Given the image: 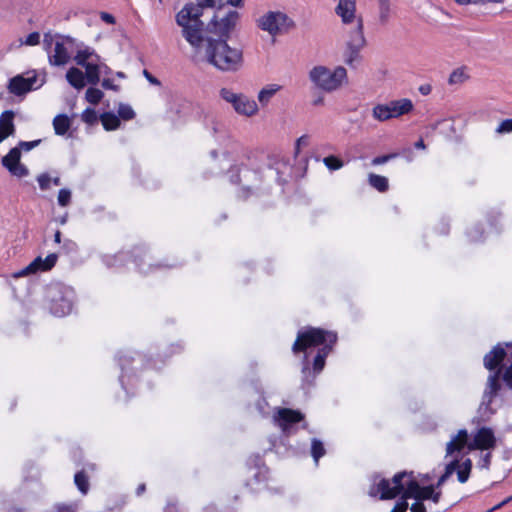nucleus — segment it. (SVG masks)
I'll return each instance as SVG.
<instances>
[{
	"instance_id": "nucleus-28",
	"label": "nucleus",
	"mask_w": 512,
	"mask_h": 512,
	"mask_svg": "<svg viewBox=\"0 0 512 512\" xmlns=\"http://www.w3.org/2000/svg\"><path fill=\"white\" fill-rule=\"evenodd\" d=\"M369 184L379 192H385L389 188L388 179L384 176L371 173L368 177Z\"/></svg>"
},
{
	"instance_id": "nucleus-47",
	"label": "nucleus",
	"mask_w": 512,
	"mask_h": 512,
	"mask_svg": "<svg viewBox=\"0 0 512 512\" xmlns=\"http://www.w3.org/2000/svg\"><path fill=\"white\" fill-rule=\"evenodd\" d=\"M309 144V136L302 135L296 140L295 143V156H297L300 152L301 147H305Z\"/></svg>"
},
{
	"instance_id": "nucleus-56",
	"label": "nucleus",
	"mask_w": 512,
	"mask_h": 512,
	"mask_svg": "<svg viewBox=\"0 0 512 512\" xmlns=\"http://www.w3.org/2000/svg\"><path fill=\"white\" fill-rule=\"evenodd\" d=\"M410 510L411 512H426L424 504L420 501H417L416 503L412 504Z\"/></svg>"
},
{
	"instance_id": "nucleus-17",
	"label": "nucleus",
	"mask_w": 512,
	"mask_h": 512,
	"mask_svg": "<svg viewBox=\"0 0 512 512\" xmlns=\"http://www.w3.org/2000/svg\"><path fill=\"white\" fill-rule=\"evenodd\" d=\"M506 356V351L500 345L495 346L488 354L484 357V366L486 369L492 371L496 369Z\"/></svg>"
},
{
	"instance_id": "nucleus-31",
	"label": "nucleus",
	"mask_w": 512,
	"mask_h": 512,
	"mask_svg": "<svg viewBox=\"0 0 512 512\" xmlns=\"http://www.w3.org/2000/svg\"><path fill=\"white\" fill-rule=\"evenodd\" d=\"M372 115L376 120L381 122L392 119L387 104L376 105L372 110Z\"/></svg>"
},
{
	"instance_id": "nucleus-24",
	"label": "nucleus",
	"mask_w": 512,
	"mask_h": 512,
	"mask_svg": "<svg viewBox=\"0 0 512 512\" xmlns=\"http://www.w3.org/2000/svg\"><path fill=\"white\" fill-rule=\"evenodd\" d=\"M379 7V23L381 25H386L392 16V1L391 0H378Z\"/></svg>"
},
{
	"instance_id": "nucleus-57",
	"label": "nucleus",
	"mask_w": 512,
	"mask_h": 512,
	"mask_svg": "<svg viewBox=\"0 0 512 512\" xmlns=\"http://www.w3.org/2000/svg\"><path fill=\"white\" fill-rule=\"evenodd\" d=\"M100 18L106 22L107 24H114L115 23V18L113 15L109 14V13H106V12H102L100 14Z\"/></svg>"
},
{
	"instance_id": "nucleus-5",
	"label": "nucleus",
	"mask_w": 512,
	"mask_h": 512,
	"mask_svg": "<svg viewBox=\"0 0 512 512\" xmlns=\"http://www.w3.org/2000/svg\"><path fill=\"white\" fill-rule=\"evenodd\" d=\"M309 80L317 88L325 92H333L339 89L347 80V71L343 66L330 69L326 66L318 65L309 71Z\"/></svg>"
},
{
	"instance_id": "nucleus-48",
	"label": "nucleus",
	"mask_w": 512,
	"mask_h": 512,
	"mask_svg": "<svg viewBox=\"0 0 512 512\" xmlns=\"http://www.w3.org/2000/svg\"><path fill=\"white\" fill-rule=\"evenodd\" d=\"M396 156H397L396 154H388V155L375 157L372 160V165H382V164L388 162L389 160L395 158Z\"/></svg>"
},
{
	"instance_id": "nucleus-23",
	"label": "nucleus",
	"mask_w": 512,
	"mask_h": 512,
	"mask_svg": "<svg viewBox=\"0 0 512 512\" xmlns=\"http://www.w3.org/2000/svg\"><path fill=\"white\" fill-rule=\"evenodd\" d=\"M66 79L75 89L80 90L85 86L84 73L78 68H70L66 73Z\"/></svg>"
},
{
	"instance_id": "nucleus-11",
	"label": "nucleus",
	"mask_w": 512,
	"mask_h": 512,
	"mask_svg": "<svg viewBox=\"0 0 512 512\" xmlns=\"http://www.w3.org/2000/svg\"><path fill=\"white\" fill-rule=\"evenodd\" d=\"M496 446V437L489 427H481L475 433L472 442L468 443V449L472 450H491Z\"/></svg>"
},
{
	"instance_id": "nucleus-10",
	"label": "nucleus",
	"mask_w": 512,
	"mask_h": 512,
	"mask_svg": "<svg viewBox=\"0 0 512 512\" xmlns=\"http://www.w3.org/2000/svg\"><path fill=\"white\" fill-rule=\"evenodd\" d=\"M500 374L501 370L498 369L496 372L488 376L486 387L483 392L480 410L485 409V411H488L490 414L494 413V410L491 408L493 399L498 395V392L501 389Z\"/></svg>"
},
{
	"instance_id": "nucleus-42",
	"label": "nucleus",
	"mask_w": 512,
	"mask_h": 512,
	"mask_svg": "<svg viewBox=\"0 0 512 512\" xmlns=\"http://www.w3.org/2000/svg\"><path fill=\"white\" fill-rule=\"evenodd\" d=\"M61 303H62L61 304V307H62L61 310H59L57 308L56 304L53 305V307H52L53 314L58 316V317L64 316L65 314H67V313H69L71 311V305H70V303L68 301L62 299Z\"/></svg>"
},
{
	"instance_id": "nucleus-46",
	"label": "nucleus",
	"mask_w": 512,
	"mask_h": 512,
	"mask_svg": "<svg viewBox=\"0 0 512 512\" xmlns=\"http://www.w3.org/2000/svg\"><path fill=\"white\" fill-rule=\"evenodd\" d=\"M460 5L502 3L504 0H455Z\"/></svg>"
},
{
	"instance_id": "nucleus-7",
	"label": "nucleus",
	"mask_w": 512,
	"mask_h": 512,
	"mask_svg": "<svg viewBox=\"0 0 512 512\" xmlns=\"http://www.w3.org/2000/svg\"><path fill=\"white\" fill-rule=\"evenodd\" d=\"M239 17V13L234 10L229 11L221 19H218L217 16H214L207 24L206 32L218 36L217 39H225L227 41L232 30L236 26Z\"/></svg>"
},
{
	"instance_id": "nucleus-18",
	"label": "nucleus",
	"mask_w": 512,
	"mask_h": 512,
	"mask_svg": "<svg viewBox=\"0 0 512 512\" xmlns=\"http://www.w3.org/2000/svg\"><path fill=\"white\" fill-rule=\"evenodd\" d=\"M387 107L391 114V118H398L412 111L413 103L410 99L403 98L399 100L390 101L389 103H387Z\"/></svg>"
},
{
	"instance_id": "nucleus-64",
	"label": "nucleus",
	"mask_w": 512,
	"mask_h": 512,
	"mask_svg": "<svg viewBox=\"0 0 512 512\" xmlns=\"http://www.w3.org/2000/svg\"><path fill=\"white\" fill-rule=\"evenodd\" d=\"M419 91L421 94L427 95L431 92V87L430 85H422L420 86Z\"/></svg>"
},
{
	"instance_id": "nucleus-53",
	"label": "nucleus",
	"mask_w": 512,
	"mask_h": 512,
	"mask_svg": "<svg viewBox=\"0 0 512 512\" xmlns=\"http://www.w3.org/2000/svg\"><path fill=\"white\" fill-rule=\"evenodd\" d=\"M302 373H303L304 381L311 382L309 380V376L311 374V371H310V368H309V365H308L307 355H305V357H304V365H303Z\"/></svg>"
},
{
	"instance_id": "nucleus-50",
	"label": "nucleus",
	"mask_w": 512,
	"mask_h": 512,
	"mask_svg": "<svg viewBox=\"0 0 512 512\" xmlns=\"http://www.w3.org/2000/svg\"><path fill=\"white\" fill-rule=\"evenodd\" d=\"M457 478H458V481L460 483H465L468 481L469 479V476H470V472L467 471V469H461V468H457Z\"/></svg>"
},
{
	"instance_id": "nucleus-58",
	"label": "nucleus",
	"mask_w": 512,
	"mask_h": 512,
	"mask_svg": "<svg viewBox=\"0 0 512 512\" xmlns=\"http://www.w3.org/2000/svg\"><path fill=\"white\" fill-rule=\"evenodd\" d=\"M131 357L127 356V355H121L119 356V364H120V367L122 369V371L125 370V365L130 363L131 362Z\"/></svg>"
},
{
	"instance_id": "nucleus-15",
	"label": "nucleus",
	"mask_w": 512,
	"mask_h": 512,
	"mask_svg": "<svg viewBox=\"0 0 512 512\" xmlns=\"http://www.w3.org/2000/svg\"><path fill=\"white\" fill-rule=\"evenodd\" d=\"M335 11L336 14L341 17L342 22L345 24H350L353 22L357 24V19L362 18L361 16H356L355 0H339ZM355 29H357V25H355Z\"/></svg>"
},
{
	"instance_id": "nucleus-44",
	"label": "nucleus",
	"mask_w": 512,
	"mask_h": 512,
	"mask_svg": "<svg viewBox=\"0 0 512 512\" xmlns=\"http://www.w3.org/2000/svg\"><path fill=\"white\" fill-rule=\"evenodd\" d=\"M512 132V119L503 120L496 128V133L504 134Z\"/></svg>"
},
{
	"instance_id": "nucleus-21",
	"label": "nucleus",
	"mask_w": 512,
	"mask_h": 512,
	"mask_svg": "<svg viewBox=\"0 0 512 512\" xmlns=\"http://www.w3.org/2000/svg\"><path fill=\"white\" fill-rule=\"evenodd\" d=\"M85 68V79L91 85H96L100 80L101 74V65L97 60L90 61L87 65L83 66Z\"/></svg>"
},
{
	"instance_id": "nucleus-52",
	"label": "nucleus",
	"mask_w": 512,
	"mask_h": 512,
	"mask_svg": "<svg viewBox=\"0 0 512 512\" xmlns=\"http://www.w3.org/2000/svg\"><path fill=\"white\" fill-rule=\"evenodd\" d=\"M503 380L509 386L512 388V364L505 370L503 374Z\"/></svg>"
},
{
	"instance_id": "nucleus-6",
	"label": "nucleus",
	"mask_w": 512,
	"mask_h": 512,
	"mask_svg": "<svg viewBox=\"0 0 512 512\" xmlns=\"http://www.w3.org/2000/svg\"><path fill=\"white\" fill-rule=\"evenodd\" d=\"M257 27L275 37L290 32L296 27L295 21L283 11L269 10L256 19Z\"/></svg>"
},
{
	"instance_id": "nucleus-25",
	"label": "nucleus",
	"mask_w": 512,
	"mask_h": 512,
	"mask_svg": "<svg viewBox=\"0 0 512 512\" xmlns=\"http://www.w3.org/2000/svg\"><path fill=\"white\" fill-rule=\"evenodd\" d=\"M74 60L78 65L83 67L92 60L100 61V57L95 53L93 49L87 47L83 50H79L75 55Z\"/></svg>"
},
{
	"instance_id": "nucleus-35",
	"label": "nucleus",
	"mask_w": 512,
	"mask_h": 512,
	"mask_svg": "<svg viewBox=\"0 0 512 512\" xmlns=\"http://www.w3.org/2000/svg\"><path fill=\"white\" fill-rule=\"evenodd\" d=\"M103 96L104 93L100 89L94 87L88 88L85 93V99L93 105H97L102 100Z\"/></svg>"
},
{
	"instance_id": "nucleus-63",
	"label": "nucleus",
	"mask_w": 512,
	"mask_h": 512,
	"mask_svg": "<svg viewBox=\"0 0 512 512\" xmlns=\"http://www.w3.org/2000/svg\"><path fill=\"white\" fill-rule=\"evenodd\" d=\"M101 65V73L104 74V75H110L112 73V70L110 67H108L106 64L104 63H100Z\"/></svg>"
},
{
	"instance_id": "nucleus-9",
	"label": "nucleus",
	"mask_w": 512,
	"mask_h": 512,
	"mask_svg": "<svg viewBox=\"0 0 512 512\" xmlns=\"http://www.w3.org/2000/svg\"><path fill=\"white\" fill-rule=\"evenodd\" d=\"M220 96L226 102L231 103L238 114L252 116L258 111L255 100L250 99L244 94H237L228 88H222L220 90Z\"/></svg>"
},
{
	"instance_id": "nucleus-40",
	"label": "nucleus",
	"mask_w": 512,
	"mask_h": 512,
	"mask_svg": "<svg viewBox=\"0 0 512 512\" xmlns=\"http://www.w3.org/2000/svg\"><path fill=\"white\" fill-rule=\"evenodd\" d=\"M37 181L41 190L46 191L51 188L52 178L48 173H42L37 177Z\"/></svg>"
},
{
	"instance_id": "nucleus-59",
	"label": "nucleus",
	"mask_w": 512,
	"mask_h": 512,
	"mask_svg": "<svg viewBox=\"0 0 512 512\" xmlns=\"http://www.w3.org/2000/svg\"><path fill=\"white\" fill-rule=\"evenodd\" d=\"M198 3H202L209 8H214L216 5L221 2V0H196Z\"/></svg>"
},
{
	"instance_id": "nucleus-27",
	"label": "nucleus",
	"mask_w": 512,
	"mask_h": 512,
	"mask_svg": "<svg viewBox=\"0 0 512 512\" xmlns=\"http://www.w3.org/2000/svg\"><path fill=\"white\" fill-rule=\"evenodd\" d=\"M280 86L277 84H270L261 89L258 93V101L262 106L268 104L270 99L280 90Z\"/></svg>"
},
{
	"instance_id": "nucleus-36",
	"label": "nucleus",
	"mask_w": 512,
	"mask_h": 512,
	"mask_svg": "<svg viewBox=\"0 0 512 512\" xmlns=\"http://www.w3.org/2000/svg\"><path fill=\"white\" fill-rule=\"evenodd\" d=\"M323 163L329 170H338L343 167L344 163L336 156H327L323 159Z\"/></svg>"
},
{
	"instance_id": "nucleus-51",
	"label": "nucleus",
	"mask_w": 512,
	"mask_h": 512,
	"mask_svg": "<svg viewBox=\"0 0 512 512\" xmlns=\"http://www.w3.org/2000/svg\"><path fill=\"white\" fill-rule=\"evenodd\" d=\"M102 87L104 89H108V90H113V91H118L119 90V86L118 85H115L113 83V81L109 78H104L103 81H102Z\"/></svg>"
},
{
	"instance_id": "nucleus-55",
	"label": "nucleus",
	"mask_w": 512,
	"mask_h": 512,
	"mask_svg": "<svg viewBox=\"0 0 512 512\" xmlns=\"http://www.w3.org/2000/svg\"><path fill=\"white\" fill-rule=\"evenodd\" d=\"M491 457L492 455L490 452L486 453L480 461V467L488 469L491 463Z\"/></svg>"
},
{
	"instance_id": "nucleus-8",
	"label": "nucleus",
	"mask_w": 512,
	"mask_h": 512,
	"mask_svg": "<svg viewBox=\"0 0 512 512\" xmlns=\"http://www.w3.org/2000/svg\"><path fill=\"white\" fill-rule=\"evenodd\" d=\"M366 39L363 33V20L357 19V29H355L347 42L346 51L344 53V61L352 66L360 61V51L365 47Z\"/></svg>"
},
{
	"instance_id": "nucleus-62",
	"label": "nucleus",
	"mask_w": 512,
	"mask_h": 512,
	"mask_svg": "<svg viewBox=\"0 0 512 512\" xmlns=\"http://www.w3.org/2000/svg\"><path fill=\"white\" fill-rule=\"evenodd\" d=\"M440 497H441V492L440 491L435 492V490H433L432 496L430 497L429 500H432L434 503L437 504L440 501Z\"/></svg>"
},
{
	"instance_id": "nucleus-19",
	"label": "nucleus",
	"mask_w": 512,
	"mask_h": 512,
	"mask_svg": "<svg viewBox=\"0 0 512 512\" xmlns=\"http://www.w3.org/2000/svg\"><path fill=\"white\" fill-rule=\"evenodd\" d=\"M14 112L11 110L4 111L0 116V143L4 141L8 136H11L15 132V126L13 123Z\"/></svg>"
},
{
	"instance_id": "nucleus-37",
	"label": "nucleus",
	"mask_w": 512,
	"mask_h": 512,
	"mask_svg": "<svg viewBox=\"0 0 512 512\" xmlns=\"http://www.w3.org/2000/svg\"><path fill=\"white\" fill-rule=\"evenodd\" d=\"M118 115L124 120H131L135 117V112L128 104H120L118 107Z\"/></svg>"
},
{
	"instance_id": "nucleus-3",
	"label": "nucleus",
	"mask_w": 512,
	"mask_h": 512,
	"mask_svg": "<svg viewBox=\"0 0 512 512\" xmlns=\"http://www.w3.org/2000/svg\"><path fill=\"white\" fill-rule=\"evenodd\" d=\"M205 57L208 63L221 71H237L243 65V51L228 45L225 39L204 37Z\"/></svg>"
},
{
	"instance_id": "nucleus-38",
	"label": "nucleus",
	"mask_w": 512,
	"mask_h": 512,
	"mask_svg": "<svg viewBox=\"0 0 512 512\" xmlns=\"http://www.w3.org/2000/svg\"><path fill=\"white\" fill-rule=\"evenodd\" d=\"M81 119L83 122L92 125L97 122V113L92 108H86L82 112Z\"/></svg>"
},
{
	"instance_id": "nucleus-45",
	"label": "nucleus",
	"mask_w": 512,
	"mask_h": 512,
	"mask_svg": "<svg viewBox=\"0 0 512 512\" xmlns=\"http://www.w3.org/2000/svg\"><path fill=\"white\" fill-rule=\"evenodd\" d=\"M40 43V34L38 32H32L30 33L25 41L23 42V44L27 45V46H35V45H38Z\"/></svg>"
},
{
	"instance_id": "nucleus-34",
	"label": "nucleus",
	"mask_w": 512,
	"mask_h": 512,
	"mask_svg": "<svg viewBox=\"0 0 512 512\" xmlns=\"http://www.w3.org/2000/svg\"><path fill=\"white\" fill-rule=\"evenodd\" d=\"M325 454V448H324V445L323 443L314 438L312 439V442H311V455L314 459V461L316 462V464H318V461L319 459Z\"/></svg>"
},
{
	"instance_id": "nucleus-41",
	"label": "nucleus",
	"mask_w": 512,
	"mask_h": 512,
	"mask_svg": "<svg viewBox=\"0 0 512 512\" xmlns=\"http://www.w3.org/2000/svg\"><path fill=\"white\" fill-rule=\"evenodd\" d=\"M25 81L27 82V85L29 87V91H31L32 89H37L39 87H41L44 83L43 80H41L39 83H38V77H37V74L35 72H32L31 75H28L27 77H24Z\"/></svg>"
},
{
	"instance_id": "nucleus-12",
	"label": "nucleus",
	"mask_w": 512,
	"mask_h": 512,
	"mask_svg": "<svg viewBox=\"0 0 512 512\" xmlns=\"http://www.w3.org/2000/svg\"><path fill=\"white\" fill-rule=\"evenodd\" d=\"M21 151L18 147L12 148L7 155L2 158V165L13 175L19 178L28 175L26 166L21 164Z\"/></svg>"
},
{
	"instance_id": "nucleus-43",
	"label": "nucleus",
	"mask_w": 512,
	"mask_h": 512,
	"mask_svg": "<svg viewBox=\"0 0 512 512\" xmlns=\"http://www.w3.org/2000/svg\"><path fill=\"white\" fill-rule=\"evenodd\" d=\"M400 495L401 500L396 503L391 512H406V510L408 509V498H405V489L401 492Z\"/></svg>"
},
{
	"instance_id": "nucleus-16",
	"label": "nucleus",
	"mask_w": 512,
	"mask_h": 512,
	"mask_svg": "<svg viewBox=\"0 0 512 512\" xmlns=\"http://www.w3.org/2000/svg\"><path fill=\"white\" fill-rule=\"evenodd\" d=\"M303 418L304 415L301 412L289 408L278 409L275 416V420L284 432H287L292 424L302 421Z\"/></svg>"
},
{
	"instance_id": "nucleus-39",
	"label": "nucleus",
	"mask_w": 512,
	"mask_h": 512,
	"mask_svg": "<svg viewBox=\"0 0 512 512\" xmlns=\"http://www.w3.org/2000/svg\"><path fill=\"white\" fill-rule=\"evenodd\" d=\"M71 202V191L69 189L63 188L59 190L58 193V204L62 207H66Z\"/></svg>"
},
{
	"instance_id": "nucleus-29",
	"label": "nucleus",
	"mask_w": 512,
	"mask_h": 512,
	"mask_svg": "<svg viewBox=\"0 0 512 512\" xmlns=\"http://www.w3.org/2000/svg\"><path fill=\"white\" fill-rule=\"evenodd\" d=\"M101 122L107 131L115 130L120 125L119 118L115 114L109 112L101 115Z\"/></svg>"
},
{
	"instance_id": "nucleus-32",
	"label": "nucleus",
	"mask_w": 512,
	"mask_h": 512,
	"mask_svg": "<svg viewBox=\"0 0 512 512\" xmlns=\"http://www.w3.org/2000/svg\"><path fill=\"white\" fill-rule=\"evenodd\" d=\"M74 482L79 491L82 494H87L89 490V481L87 475L84 473V471H79L74 476Z\"/></svg>"
},
{
	"instance_id": "nucleus-60",
	"label": "nucleus",
	"mask_w": 512,
	"mask_h": 512,
	"mask_svg": "<svg viewBox=\"0 0 512 512\" xmlns=\"http://www.w3.org/2000/svg\"><path fill=\"white\" fill-rule=\"evenodd\" d=\"M458 468L467 469V471L471 472V469H472L471 459L467 458L462 462V464L459 463Z\"/></svg>"
},
{
	"instance_id": "nucleus-14",
	"label": "nucleus",
	"mask_w": 512,
	"mask_h": 512,
	"mask_svg": "<svg viewBox=\"0 0 512 512\" xmlns=\"http://www.w3.org/2000/svg\"><path fill=\"white\" fill-rule=\"evenodd\" d=\"M65 42L72 43L73 39L69 36L63 38L62 41H56L54 53L49 54V63L53 66H63L70 60V53L65 46Z\"/></svg>"
},
{
	"instance_id": "nucleus-30",
	"label": "nucleus",
	"mask_w": 512,
	"mask_h": 512,
	"mask_svg": "<svg viewBox=\"0 0 512 512\" xmlns=\"http://www.w3.org/2000/svg\"><path fill=\"white\" fill-rule=\"evenodd\" d=\"M459 466L458 460H453L450 463H448L445 467L444 473L439 477L436 487L440 488L447 480L448 478L456 471V469Z\"/></svg>"
},
{
	"instance_id": "nucleus-4",
	"label": "nucleus",
	"mask_w": 512,
	"mask_h": 512,
	"mask_svg": "<svg viewBox=\"0 0 512 512\" xmlns=\"http://www.w3.org/2000/svg\"><path fill=\"white\" fill-rule=\"evenodd\" d=\"M204 8L208 7L197 1L196 3L189 2L184 5L175 17L177 25L182 28V36L195 49H200L204 43V23L200 19Z\"/></svg>"
},
{
	"instance_id": "nucleus-54",
	"label": "nucleus",
	"mask_w": 512,
	"mask_h": 512,
	"mask_svg": "<svg viewBox=\"0 0 512 512\" xmlns=\"http://www.w3.org/2000/svg\"><path fill=\"white\" fill-rule=\"evenodd\" d=\"M143 75L152 85L160 86L161 82L156 77H154L148 70H143Z\"/></svg>"
},
{
	"instance_id": "nucleus-13",
	"label": "nucleus",
	"mask_w": 512,
	"mask_h": 512,
	"mask_svg": "<svg viewBox=\"0 0 512 512\" xmlns=\"http://www.w3.org/2000/svg\"><path fill=\"white\" fill-rule=\"evenodd\" d=\"M57 254L52 253L46 256L45 259H42L41 257L35 258L28 266H26L20 273V276H26L29 274L36 273L38 271H48L54 265L57 261Z\"/></svg>"
},
{
	"instance_id": "nucleus-22",
	"label": "nucleus",
	"mask_w": 512,
	"mask_h": 512,
	"mask_svg": "<svg viewBox=\"0 0 512 512\" xmlns=\"http://www.w3.org/2000/svg\"><path fill=\"white\" fill-rule=\"evenodd\" d=\"M8 90L10 93L20 96L29 92V87L24 79V76L17 75L10 79L8 84Z\"/></svg>"
},
{
	"instance_id": "nucleus-2",
	"label": "nucleus",
	"mask_w": 512,
	"mask_h": 512,
	"mask_svg": "<svg viewBox=\"0 0 512 512\" xmlns=\"http://www.w3.org/2000/svg\"><path fill=\"white\" fill-rule=\"evenodd\" d=\"M336 341V333L321 328L309 327L304 331L298 332L292 350L294 353H298L306 351L311 347L321 346L313 361V372L316 375L324 369L326 358L332 351ZM314 378L315 376L312 377V380Z\"/></svg>"
},
{
	"instance_id": "nucleus-26",
	"label": "nucleus",
	"mask_w": 512,
	"mask_h": 512,
	"mask_svg": "<svg viewBox=\"0 0 512 512\" xmlns=\"http://www.w3.org/2000/svg\"><path fill=\"white\" fill-rule=\"evenodd\" d=\"M71 122L67 115L59 114L53 119V127L57 135H64L70 129Z\"/></svg>"
},
{
	"instance_id": "nucleus-20",
	"label": "nucleus",
	"mask_w": 512,
	"mask_h": 512,
	"mask_svg": "<svg viewBox=\"0 0 512 512\" xmlns=\"http://www.w3.org/2000/svg\"><path fill=\"white\" fill-rule=\"evenodd\" d=\"M468 440L467 430L462 429L447 443L446 454L451 455L456 451H461L466 445Z\"/></svg>"
},
{
	"instance_id": "nucleus-49",
	"label": "nucleus",
	"mask_w": 512,
	"mask_h": 512,
	"mask_svg": "<svg viewBox=\"0 0 512 512\" xmlns=\"http://www.w3.org/2000/svg\"><path fill=\"white\" fill-rule=\"evenodd\" d=\"M39 143H40V140L29 141V142L21 141V142H19L18 148L19 149H23L25 151H30L31 149H33L36 146H38Z\"/></svg>"
},
{
	"instance_id": "nucleus-33",
	"label": "nucleus",
	"mask_w": 512,
	"mask_h": 512,
	"mask_svg": "<svg viewBox=\"0 0 512 512\" xmlns=\"http://www.w3.org/2000/svg\"><path fill=\"white\" fill-rule=\"evenodd\" d=\"M468 79L465 68L455 69L449 76L448 83L450 85L462 84Z\"/></svg>"
},
{
	"instance_id": "nucleus-1",
	"label": "nucleus",
	"mask_w": 512,
	"mask_h": 512,
	"mask_svg": "<svg viewBox=\"0 0 512 512\" xmlns=\"http://www.w3.org/2000/svg\"><path fill=\"white\" fill-rule=\"evenodd\" d=\"M436 488V484L421 487L412 471H402L395 474L391 481L375 476L369 495L375 497L379 494L381 500L394 499L405 489V498H414L421 502L429 500Z\"/></svg>"
},
{
	"instance_id": "nucleus-61",
	"label": "nucleus",
	"mask_w": 512,
	"mask_h": 512,
	"mask_svg": "<svg viewBox=\"0 0 512 512\" xmlns=\"http://www.w3.org/2000/svg\"><path fill=\"white\" fill-rule=\"evenodd\" d=\"M43 42H44V45H45L46 49H48L51 46L52 42H53V36L50 33L44 34Z\"/></svg>"
}]
</instances>
